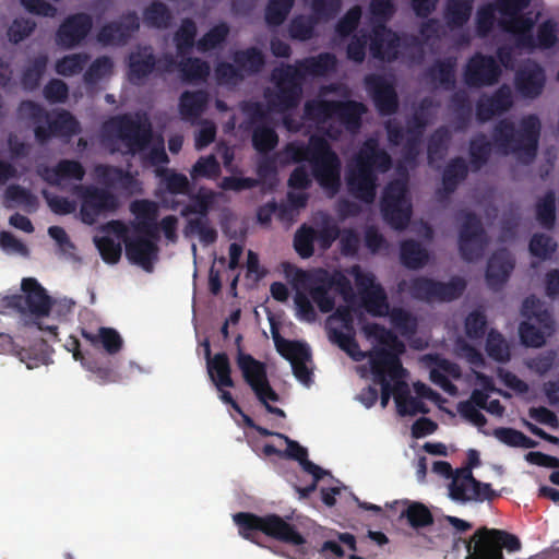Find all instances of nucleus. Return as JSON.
<instances>
[{
    "label": "nucleus",
    "instance_id": "27",
    "mask_svg": "<svg viewBox=\"0 0 559 559\" xmlns=\"http://www.w3.org/2000/svg\"><path fill=\"white\" fill-rule=\"evenodd\" d=\"M367 106L357 100H336L333 108V120H336L347 132L357 133L362 126V116Z\"/></svg>",
    "mask_w": 559,
    "mask_h": 559
},
{
    "label": "nucleus",
    "instance_id": "50",
    "mask_svg": "<svg viewBox=\"0 0 559 559\" xmlns=\"http://www.w3.org/2000/svg\"><path fill=\"white\" fill-rule=\"evenodd\" d=\"M451 133L447 127L437 128L429 136L427 143L428 163L432 165L435 162L442 160L447 154Z\"/></svg>",
    "mask_w": 559,
    "mask_h": 559
},
{
    "label": "nucleus",
    "instance_id": "28",
    "mask_svg": "<svg viewBox=\"0 0 559 559\" xmlns=\"http://www.w3.org/2000/svg\"><path fill=\"white\" fill-rule=\"evenodd\" d=\"M500 28L513 35L515 47L534 49V35L533 29L535 26V20L526 14L518 15L509 19H501L499 21Z\"/></svg>",
    "mask_w": 559,
    "mask_h": 559
},
{
    "label": "nucleus",
    "instance_id": "40",
    "mask_svg": "<svg viewBox=\"0 0 559 559\" xmlns=\"http://www.w3.org/2000/svg\"><path fill=\"white\" fill-rule=\"evenodd\" d=\"M455 67L456 59L454 57L437 60L426 70V76L432 83H438L443 90L451 91L456 84Z\"/></svg>",
    "mask_w": 559,
    "mask_h": 559
},
{
    "label": "nucleus",
    "instance_id": "12",
    "mask_svg": "<svg viewBox=\"0 0 559 559\" xmlns=\"http://www.w3.org/2000/svg\"><path fill=\"white\" fill-rule=\"evenodd\" d=\"M294 281L309 294L322 313H329L334 309L335 299L330 293L332 288L328 280V270L322 267L312 271L296 269Z\"/></svg>",
    "mask_w": 559,
    "mask_h": 559
},
{
    "label": "nucleus",
    "instance_id": "47",
    "mask_svg": "<svg viewBox=\"0 0 559 559\" xmlns=\"http://www.w3.org/2000/svg\"><path fill=\"white\" fill-rule=\"evenodd\" d=\"M468 175V167L463 157L450 159L442 173V185L447 193H453L460 182Z\"/></svg>",
    "mask_w": 559,
    "mask_h": 559
},
{
    "label": "nucleus",
    "instance_id": "39",
    "mask_svg": "<svg viewBox=\"0 0 559 559\" xmlns=\"http://www.w3.org/2000/svg\"><path fill=\"white\" fill-rule=\"evenodd\" d=\"M450 108L453 112V126L456 132H464L472 123L473 106L468 94L463 91H456L450 97Z\"/></svg>",
    "mask_w": 559,
    "mask_h": 559
},
{
    "label": "nucleus",
    "instance_id": "41",
    "mask_svg": "<svg viewBox=\"0 0 559 559\" xmlns=\"http://www.w3.org/2000/svg\"><path fill=\"white\" fill-rule=\"evenodd\" d=\"M474 0H447L443 17L450 29L463 27L471 19Z\"/></svg>",
    "mask_w": 559,
    "mask_h": 559
},
{
    "label": "nucleus",
    "instance_id": "4",
    "mask_svg": "<svg viewBox=\"0 0 559 559\" xmlns=\"http://www.w3.org/2000/svg\"><path fill=\"white\" fill-rule=\"evenodd\" d=\"M17 114L34 126L35 139L40 144L52 136H72L80 132L79 121L66 109L49 112L38 103L26 99L20 103Z\"/></svg>",
    "mask_w": 559,
    "mask_h": 559
},
{
    "label": "nucleus",
    "instance_id": "56",
    "mask_svg": "<svg viewBox=\"0 0 559 559\" xmlns=\"http://www.w3.org/2000/svg\"><path fill=\"white\" fill-rule=\"evenodd\" d=\"M392 326L405 337H411L416 334L418 329L417 318L408 310L394 307L390 310L389 314Z\"/></svg>",
    "mask_w": 559,
    "mask_h": 559
},
{
    "label": "nucleus",
    "instance_id": "24",
    "mask_svg": "<svg viewBox=\"0 0 559 559\" xmlns=\"http://www.w3.org/2000/svg\"><path fill=\"white\" fill-rule=\"evenodd\" d=\"M401 46L400 36L381 24L373 28L370 40V52L373 58L382 61H394L399 58V48Z\"/></svg>",
    "mask_w": 559,
    "mask_h": 559
},
{
    "label": "nucleus",
    "instance_id": "51",
    "mask_svg": "<svg viewBox=\"0 0 559 559\" xmlns=\"http://www.w3.org/2000/svg\"><path fill=\"white\" fill-rule=\"evenodd\" d=\"M178 70L185 82L205 81L210 75V64L197 57H188L178 62Z\"/></svg>",
    "mask_w": 559,
    "mask_h": 559
},
{
    "label": "nucleus",
    "instance_id": "55",
    "mask_svg": "<svg viewBox=\"0 0 559 559\" xmlns=\"http://www.w3.org/2000/svg\"><path fill=\"white\" fill-rule=\"evenodd\" d=\"M492 436L501 443L512 448L533 449L538 442L527 437L522 431L511 427H498L492 431Z\"/></svg>",
    "mask_w": 559,
    "mask_h": 559
},
{
    "label": "nucleus",
    "instance_id": "63",
    "mask_svg": "<svg viewBox=\"0 0 559 559\" xmlns=\"http://www.w3.org/2000/svg\"><path fill=\"white\" fill-rule=\"evenodd\" d=\"M195 36L197 25L194 21L189 17L183 19L174 36L178 55L183 56L192 49Z\"/></svg>",
    "mask_w": 559,
    "mask_h": 559
},
{
    "label": "nucleus",
    "instance_id": "18",
    "mask_svg": "<svg viewBox=\"0 0 559 559\" xmlns=\"http://www.w3.org/2000/svg\"><path fill=\"white\" fill-rule=\"evenodd\" d=\"M93 19L90 14L80 12L67 16L56 32V43L64 49L79 46L90 34Z\"/></svg>",
    "mask_w": 559,
    "mask_h": 559
},
{
    "label": "nucleus",
    "instance_id": "6",
    "mask_svg": "<svg viewBox=\"0 0 559 559\" xmlns=\"http://www.w3.org/2000/svg\"><path fill=\"white\" fill-rule=\"evenodd\" d=\"M467 556L465 559H504L502 549L509 552L520 550L518 536L497 528L480 527L465 540Z\"/></svg>",
    "mask_w": 559,
    "mask_h": 559
},
{
    "label": "nucleus",
    "instance_id": "19",
    "mask_svg": "<svg viewBox=\"0 0 559 559\" xmlns=\"http://www.w3.org/2000/svg\"><path fill=\"white\" fill-rule=\"evenodd\" d=\"M366 90L380 116H391L399 109V96L394 85L384 76L369 74L365 78Z\"/></svg>",
    "mask_w": 559,
    "mask_h": 559
},
{
    "label": "nucleus",
    "instance_id": "54",
    "mask_svg": "<svg viewBox=\"0 0 559 559\" xmlns=\"http://www.w3.org/2000/svg\"><path fill=\"white\" fill-rule=\"evenodd\" d=\"M47 63L48 57L41 53L36 56L24 69L21 76V84L25 91L33 92L38 88L40 80L46 71Z\"/></svg>",
    "mask_w": 559,
    "mask_h": 559
},
{
    "label": "nucleus",
    "instance_id": "26",
    "mask_svg": "<svg viewBox=\"0 0 559 559\" xmlns=\"http://www.w3.org/2000/svg\"><path fill=\"white\" fill-rule=\"evenodd\" d=\"M123 242L129 261L145 271H152L153 261L157 259L158 253L156 242L142 236L123 237Z\"/></svg>",
    "mask_w": 559,
    "mask_h": 559
},
{
    "label": "nucleus",
    "instance_id": "32",
    "mask_svg": "<svg viewBox=\"0 0 559 559\" xmlns=\"http://www.w3.org/2000/svg\"><path fill=\"white\" fill-rule=\"evenodd\" d=\"M86 171L79 160L61 159L52 167H45L40 176L48 185L58 187L62 180H83Z\"/></svg>",
    "mask_w": 559,
    "mask_h": 559
},
{
    "label": "nucleus",
    "instance_id": "31",
    "mask_svg": "<svg viewBox=\"0 0 559 559\" xmlns=\"http://www.w3.org/2000/svg\"><path fill=\"white\" fill-rule=\"evenodd\" d=\"M157 59L151 47H143L129 55L128 79L133 85H140L156 70Z\"/></svg>",
    "mask_w": 559,
    "mask_h": 559
},
{
    "label": "nucleus",
    "instance_id": "44",
    "mask_svg": "<svg viewBox=\"0 0 559 559\" xmlns=\"http://www.w3.org/2000/svg\"><path fill=\"white\" fill-rule=\"evenodd\" d=\"M400 258L405 267L418 270L426 265L429 255L420 242L414 239H406L401 243Z\"/></svg>",
    "mask_w": 559,
    "mask_h": 559
},
{
    "label": "nucleus",
    "instance_id": "42",
    "mask_svg": "<svg viewBox=\"0 0 559 559\" xmlns=\"http://www.w3.org/2000/svg\"><path fill=\"white\" fill-rule=\"evenodd\" d=\"M95 175L110 188L129 189L134 183L132 174L117 166L99 164L95 167Z\"/></svg>",
    "mask_w": 559,
    "mask_h": 559
},
{
    "label": "nucleus",
    "instance_id": "16",
    "mask_svg": "<svg viewBox=\"0 0 559 559\" xmlns=\"http://www.w3.org/2000/svg\"><path fill=\"white\" fill-rule=\"evenodd\" d=\"M502 70L495 57L475 52L464 69V82L468 87L492 86L498 83Z\"/></svg>",
    "mask_w": 559,
    "mask_h": 559
},
{
    "label": "nucleus",
    "instance_id": "57",
    "mask_svg": "<svg viewBox=\"0 0 559 559\" xmlns=\"http://www.w3.org/2000/svg\"><path fill=\"white\" fill-rule=\"evenodd\" d=\"M336 539H328L322 543L319 548V552L328 559L333 556L342 558L344 556V549L342 545L346 546L349 550L356 551V537L350 533H335Z\"/></svg>",
    "mask_w": 559,
    "mask_h": 559
},
{
    "label": "nucleus",
    "instance_id": "2",
    "mask_svg": "<svg viewBox=\"0 0 559 559\" xmlns=\"http://www.w3.org/2000/svg\"><path fill=\"white\" fill-rule=\"evenodd\" d=\"M391 155L379 145L376 138H368L355 154L346 175L348 192L357 200L371 204L377 197L378 174L392 167Z\"/></svg>",
    "mask_w": 559,
    "mask_h": 559
},
{
    "label": "nucleus",
    "instance_id": "59",
    "mask_svg": "<svg viewBox=\"0 0 559 559\" xmlns=\"http://www.w3.org/2000/svg\"><path fill=\"white\" fill-rule=\"evenodd\" d=\"M459 473L464 474L465 481L469 485L472 492L468 497L469 501H492L499 497V493L491 488L490 484L477 480L469 468H459Z\"/></svg>",
    "mask_w": 559,
    "mask_h": 559
},
{
    "label": "nucleus",
    "instance_id": "13",
    "mask_svg": "<svg viewBox=\"0 0 559 559\" xmlns=\"http://www.w3.org/2000/svg\"><path fill=\"white\" fill-rule=\"evenodd\" d=\"M74 193L80 197L81 216L85 224L92 225L105 212H114L118 207V200L111 192L94 186L78 185Z\"/></svg>",
    "mask_w": 559,
    "mask_h": 559
},
{
    "label": "nucleus",
    "instance_id": "52",
    "mask_svg": "<svg viewBox=\"0 0 559 559\" xmlns=\"http://www.w3.org/2000/svg\"><path fill=\"white\" fill-rule=\"evenodd\" d=\"M157 175L160 177L165 190L171 195H187L193 188L186 175L174 169H160Z\"/></svg>",
    "mask_w": 559,
    "mask_h": 559
},
{
    "label": "nucleus",
    "instance_id": "20",
    "mask_svg": "<svg viewBox=\"0 0 559 559\" xmlns=\"http://www.w3.org/2000/svg\"><path fill=\"white\" fill-rule=\"evenodd\" d=\"M513 105L511 87L502 84L492 94H483L476 102L475 115L479 123H485L496 116L508 111Z\"/></svg>",
    "mask_w": 559,
    "mask_h": 559
},
{
    "label": "nucleus",
    "instance_id": "46",
    "mask_svg": "<svg viewBox=\"0 0 559 559\" xmlns=\"http://www.w3.org/2000/svg\"><path fill=\"white\" fill-rule=\"evenodd\" d=\"M360 299L366 311L372 317H385L391 310L386 293L381 285H377L369 292H364Z\"/></svg>",
    "mask_w": 559,
    "mask_h": 559
},
{
    "label": "nucleus",
    "instance_id": "7",
    "mask_svg": "<svg viewBox=\"0 0 559 559\" xmlns=\"http://www.w3.org/2000/svg\"><path fill=\"white\" fill-rule=\"evenodd\" d=\"M406 178H396L386 183L380 200L383 219L394 229H405L412 218L413 205L408 195Z\"/></svg>",
    "mask_w": 559,
    "mask_h": 559
},
{
    "label": "nucleus",
    "instance_id": "49",
    "mask_svg": "<svg viewBox=\"0 0 559 559\" xmlns=\"http://www.w3.org/2000/svg\"><path fill=\"white\" fill-rule=\"evenodd\" d=\"M143 21L148 27L165 29L171 25L173 14L165 3L155 0L144 9Z\"/></svg>",
    "mask_w": 559,
    "mask_h": 559
},
{
    "label": "nucleus",
    "instance_id": "33",
    "mask_svg": "<svg viewBox=\"0 0 559 559\" xmlns=\"http://www.w3.org/2000/svg\"><path fill=\"white\" fill-rule=\"evenodd\" d=\"M207 373L218 391L222 388H234L235 382L231 378V365L226 353H217L210 358L211 349L206 344Z\"/></svg>",
    "mask_w": 559,
    "mask_h": 559
},
{
    "label": "nucleus",
    "instance_id": "45",
    "mask_svg": "<svg viewBox=\"0 0 559 559\" xmlns=\"http://www.w3.org/2000/svg\"><path fill=\"white\" fill-rule=\"evenodd\" d=\"M521 313L528 320L535 319L548 333L554 330L550 312L544 308L543 302L535 295H531L523 300Z\"/></svg>",
    "mask_w": 559,
    "mask_h": 559
},
{
    "label": "nucleus",
    "instance_id": "11",
    "mask_svg": "<svg viewBox=\"0 0 559 559\" xmlns=\"http://www.w3.org/2000/svg\"><path fill=\"white\" fill-rule=\"evenodd\" d=\"M488 237L480 218L474 212H465L459 231V250L462 259L474 262L483 258Z\"/></svg>",
    "mask_w": 559,
    "mask_h": 559
},
{
    "label": "nucleus",
    "instance_id": "61",
    "mask_svg": "<svg viewBox=\"0 0 559 559\" xmlns=\"http://www.w3.org/2000/svg\"><path fill=\"white\" fill-rule=\"evenodd\" d=\"M295 0H269L265 11L264 20L269 26L282 25L289 15Z\"/></svg>",
    "mask_w": 559,
    "mask_h": 559
},
{
    "label": "nucleus",
    "instance_id": "58",
    "mask_svg": "<svg viewBox=\"0 0 559 559\" xmlns=\"http://www.w3.org/2000/svg\"><path fill=\"white\" fill-rule=\"evenodd\" d=\"M400 518H405L413 528L427 527L433 523L431 511L421 502H409L402 510Z\"/></svg>",
    "mask_w": 559,
    "mask_h": 559
},
{
    "label": "nucleus",
    "instance_id": "10",
    "mask_svg": "<svg viewBox=\"0 0 559 559\" xmlns=\"http://www.w3.org/2000/svg\"><path fill=\"white\" fill-rule=\"evenodd\" d=\"M297 73L293 66L273 70L272 79L275 82L276 91L265 93L267 105L272 110L285 112L299 105L302 95V79H299Z\"/></svg>",
    "mask_w": 559,
    "mask_h": 559
},
{
    "label": "nucleus",
    "instance_id": "5",
    "mask_svg": "<svg viewBox=\"0 0 559 559\" xmlns=\"http://www.w3.org/2000/svg\"><path fill=\"white\" fill-rule=\"evenodd\" d=\"M103 129L122 142L132 156L147 150L153 141V127L145 114L116 115L104 122Z\"/></svg>",
    "mask_w": 559,
    "mask_h": 559
},
{
    "label": "nucleus",
    "instance_id": "15",
    "mask_svg": "<svg viewBox=\"0 0 559 559\" xmlns=\"http://www.w3.org/2000/svg\"><path fill=\"white\" fill-rule=\"evenodd\" d=\"M371 371L374 377V381L381 385V406L384 408L389 404L391 395H395V384L392 386L386 379V373L392 380L402 381L405 377L406 369L403 367L402 361L395 355H390L384 350L378 352L373 365H371Z\"/></svg>",
    "mask_w": 559,
    "mask_h": 559
},
{
    "label": "nucleus",
    "instance_id": "22",
    "mask_svg": "<svg viewBox=\"0 0 559 559\" xmlns=\"http://www.w3.org/2000/svg\"><path fill=\"white\" fill-rule=\"evenodd\" d=\"M546 72L536 61H527L514 75V86L523 98L535 99L545 88Z\"/></svg>",
    "mask_w": 559,
    "mask_h": 559
},
{
    "label": "nucleus",
    "instance_id": "34",
    "mask_svg": "<svg viewBox=\"0 0 559 559\" xmlns=\"http://www.w3.org/2000/svg\"><path fill=\"white\" fill-rule=\"evenodd\" d=\"M209 100V93L204 90L182 92L178 104L182 120L195 122L206 110Z\"/></svg>",
    "mask_w": 559,
    "mask_h": 559
},
{
    "label": "nucleus",
    "instance_id": "1",
    "mask_svg": "<svg viewBox=\"0 0 559 559\" xmlns=\"http://www.w3.org/2000/svg\"><path fill=\"white\" fill-rule=\"evenodd\" d=\"M542 123L536 115L521 118L516 126L511 119L499 120L492 129V143L484 133H478L469 141V162L473 170L481 169L489 160L492 144L502 155L513 154L524 163H532L538 151Z\"/></svg>",
    "mask_w": 559,
    "mask_h": 559
},
{
    "label": "nucleus",
    "instance_id": "14",
    "mask_svg": "<svg viewBox=\"0 0 559 559\" xmlns=\"http://www.w3.org/2000/svg\"><path fill=\"white\" fill-rule=\"evenodd\" d=\"M312 176L326 191L335 193L341 186V159L324 140L311 162Z\"/></svg>",
    "mask_w": 559,
    "mask_h": 559
},
{
    "label": "nucleus",
    "instance_id": "53",
    "mask_svg": "<svg viewBox=\"0 0 559 559\" xmlns=\"http://www.w3.org/2000/svg\"><path fill=\"white\" fill-rule=\"evenodd\" d=\"M5 206L12 207V204L21 205L29 213L35 212L38 207V199L28 189L20 185H11L4 191Z\"/></svg>",
    "mask_w": 559,
    "mask_h": 559
},
{
    "label": "nucleus",
    "instance_id": "30",
    "mask_svg": "<svg viewBox=\"0 0 559 559\" xmlns=\"http://www.w3.org/2000/svg\"><path fill=\"white\" fill-rule=\"evenodd\" d=\"M362 331L367 337H373L384 346L381 348H374L372 352H370V366L373 365L376 355L380 350H384L390 355H395V357L399 358L400 355L405 352L404 343L399 340V337L392 331L388 330L385 326L379 323H367L362 326Z\"/></svg>",
    "mask_w": 559,
    "mask_h": 559
},
{
    "label": "nucleus",
    "instance_id": "35",
    "mask_svg": "<svg viewBox=\"0 0 559 559\" xmlns=\"http://www.w3.org/2000/svg\"><path fill=\"white\" fill-rule=\"evenodd\" d=\"M186 197L189 198V203L185 204L180 211L182 217L197 215V217L209 218V213L214 206L217 193L206 187H200L197 192L192 188Z\"/></svg>",
    "mask_w": 559,
    "mask_h": 559
},
{
    "label": "nucleus",
    "instance_id": "17",
    "mask_svg": "<svg viewBox=\"0 0 559 559\" xmlns=\"http://www.w3.org/2000/svg\"><path fill=\"white\" fill-rule=\"evenodd\" d=\"M274 342L277 352L290 361L293 373L297 380L309 385L312 382V371L306 364L310 359L308 346L297 341L284 340L278 334L274 335Z\"/></svg>",
    "mask_w": 559,
    "mask_h": 559
},
{
    "label": "nucleus",
    "instance_id": "38",
    "mask_svg": "<svg viewBox=\"0 0 559 559\" xmlns=\"http://www.w3.org/2000/svg\"><path fill=\"white\" fill-rule=\"evenodd\" d=\"M231 58L243 79L259 74L265 66V56L257 47L236 50Z\"/></svg>",
    "mask_w": 559,
    "mask_h": 559
},
{
    "label": "nucleus",
    "instance_id": "25",
    "mask_svg": "<svg viewBox=\"0 0 559 559\" xmlns=\"http://www.w3.org/2000/svg\"><path fill=\"white\" fill-rule=\"evenodd\" d=\"M515 265L512 253L501 248L489 258L486 269V281L490 288L499 289L508 281Z\"/></svg>",
    "mask_w": 559,
    "mask_h": 559
},
{
    "label": "nucleus",
    "instance_id": "21",
    "mask_svg": "<svg viewBox=\"0 0 559 559\" xmlns=\"http://www.w3.org/2000/svg\"><path fill=\"white\" fill-rule=\"evenodd\" d=\"M139 28V16L136 12L131 11L122 14L118 21L102 26L97 33V40L105 46H121L127 44L131 35Z\"/></svg>",
    "mask_w": 559,
    "mask_h": 559
},
{
    "label": "nucleus",
    "instance_id": "43",
    "mask_svg": "<svg viewBox=\"0 0 559 559\" xmlns=\"http://www.w3.org/2000/svg\"><path fill=\"white\" fill-rule=\"evenodd\" d=\"M395 403L401 416H414L418 413L426 414L428 412L424 402L409 395L407 384L404 381L395 382Z\"/></svg>",
    "mask_w": 559,
    "mask_h": 559
},
{
    "label": "nucleus",
    "instance_id": "37",
    "mask_svg": "<svg viewBox=\"0 0 559 559\" xmlns=\"http://www.w3.org/2000/svg\"><path fill=\"white\" fill-rule=\"evenodd\" d=\"M81 335L94 348H103L107 354L115 355L122 349L123 340L117 330L102 326L96 333L82 330Z\"/></svg>",
    "mask_w": 559,
    "mask_h": 559
},
{
    "label": "nucleus",
    "instance_id": "23",
    "mask_svg": "<svg viewBox=\"0 0 559 559\" xmlns=\"http://www.w3.org/2000/svg\"><path fill=\"white\" fill-rule=\"evenodd\" d=\"M258 368L259 370H253L254 372L252 373L243 370L246 384L252 390L257 400L264 406L267 413L284 418L286 416L285 412L270 404V402H278L280 395L272 388L267 378V371H263L262 367L258 366Z\"/></svg>",
    "mask_w": 559,
    "mask_h": 559
},
{
    "label": "nucleus",
    "instance_id": "3",
    "mask_svg": "<svg viewBox=\"0 0 559 559\" xmlns=\"http://www.w3.org/2000/svg\"><path fill=\"white\" fill-rule=\"evenodd\" d=\"M233 520L238 526L239 535L247 540L259 544V533L290 546H302L306 538L294 524L275 513L258 515L251 512H238Z\"/></svg>",
    "mask_w": 559,
    "mask_h": 559
},
{
    "label": "nucleus",
    "instance_id": "9",
    "mask_svg": "<svg viewBox=\"0 0 559 559\" xmlns=\"http://www.w3.org/2000/svg\"><path fill=\"white\" fill-rule=\"evenodd\" d=\"M466 289V281L461 276H452L449 282H440L427 276L409 280L407 292L415 300L425 302H450L460 298Z\"/></svg>",
    "mask_w": 559,
    "mask_h": 559
},
{
    "label": "nucleus",
    "instance_id": "62",
    "mask_svg": "<svg viewBox=\"0 0 559 559\" xmlns=\"http://www.w3.org/2000/svg\"><path fill=\"white\" fill-rule=\"evenodd\" d=\"M316 240L317 230L307 224H302L294 236V248L302 259H308L314 253Z\"/></svg>",
    "mask_w": 559,
    "mask_h": 559
},
{
    "label": "nucleus",
    "instance_id": "8",
    "mask_svg": "<svg viewBox=\"0 0 559 559\" xmlns=\"http://www.w3.org/2000/svg\"><path fill=\"white\" fill-rule=\"evenodd\" d=\"M21 288L23 294L4 296L0 299L1 312L12 310L21 314H31L36 319L49 314L51 299L36 278H23Z\"/></svg>",
    "mask_w": 559,
    "mask_h": 559
},
{
    "label": "nucleus",
    "instance_id": "36",
    "mask_svg": "<svg viewBox=\"0 0 559 559\" xmlns=\"http://www.w3.org/2000/svg\"><path fill=\"white\" fill-rule=\"evenodd\" d=\"M336 63L337 59L333 53L321 52L318 56L298 60L293 67L298 72L299 79L304 80L307 75L323 76L335 70Z\"/></svg>",
    "mask_w": 559,
    "mask_h": 559
},
{
    "label": "nucleus",
    "instance_id": "48",
    "mask_svg": "<svg viewBox=\"0 0 559 559\" xmlns=\"http://www.w3.org/2000/svg\"><path fill=\"white\" fill-rule=\"evenodd\" d=\"M335 99H309L304 105V118L316 123H325L333 120Z\"/></svg>",
    "mask_w": 559,
    "mask_h": 559
},
{
    "label": "nucleus",
    "instance_id": "60",
    "mask_svg": "<svg viewBox=\"0 0 559 559\" xmlns=\"http://www.w3.org/2000/svg\"><path fill=\"white\" fill-rule=\"evenodd\" d=\"M229 26L221 22L210 28L197 43V48L201 52H206L224 44L229 35Z\"/></svg>",
    "mask_w": 559,
    "mask_h": 559
},
{
    "label": "nucleus",
    "instance_id": "64",
    "mask_svg": "<svg viewBox=\"0 0 559 559\" xmlns=\"http://www.w3.org/2000/svg\"><path fill=\"white\" fill-rule=\"evenodd\" d=\"M278 143L276 131L266 124H259L252 132V145L257 152L264 154L275 148Z\"/></svg>",
    "mask_w": 559,
    "mask_h": 559
},
{
    "label": "nucleus",
    "instance_id": "29",
    "mask_svg": "<svg viewBox=\"0 0 559 559\" xmlns=\"http://www.w3.org/2000/svg\"><path fill=\"white\" fill-rule=\"evenodd\" d=\"M362 331L367 337H373L384 346L381 348H374L372 352H370V366L373 365L376 355L380 350H384L390 355H395V357L399 358L400 355L405 352L404 343L399 340V337L392 331L388 330L385 326L379 323H367L362 326Z\"/></svg>",
    "mask_w": 559,
    "mask_h": 559
}]
</instances>
